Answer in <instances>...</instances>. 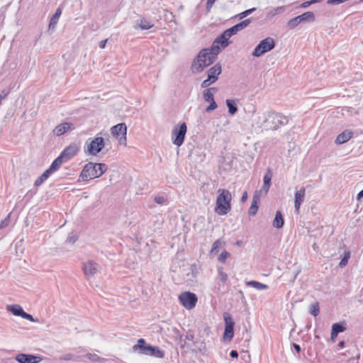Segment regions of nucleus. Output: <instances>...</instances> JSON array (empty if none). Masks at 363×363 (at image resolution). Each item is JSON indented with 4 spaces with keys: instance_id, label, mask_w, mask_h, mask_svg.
Instances as JSON below:
<instances>
[{
    "instance_id": "nucleus-1",
    "label": "nucleus",
    "mask_w": 363,
    "mask_h": 363,
    "mask_svg": "<svg viewBox=\"0 0 363 363\" xmlns=\"http://www.w3.org/2000/svg\"><path fill=\"white\" fill-rule=\"evenodd\" d=\"M218 55L211 50V47L202 49L192 62V72L194 73L201 72L206 67L213 63Z\"/></svg>"
},
{
    "instance_id": "nucleus-2",
    "label": "nucleus",
    "mask_w": 363,
    "mask_h": 363,
    "mask_svg": "<svg viewBox=\"0 0 363 363\" xmlns=\"http://www.w3.org/2000/svg\"><path fill=\"white\" fill-rule=\"evenodd\" d=\"M263 117L262 125L269 130H276L289 122L287 116L276 111L265 112L263 113Z\"/></svg>"
},
{
    "instance_id": "nucleus-3",
    "label": "nucleus",
    "mask_w": 363,
    "mask_h": 363,
    "mask_svg": "<svg viewBox=\"0 0 363 363\" xmlns=\"http://www.w3.org/2000/svg\"><path fill=\"white\" fill-rule=\"evenodd\" d=\"M218 196L216 201L215 212L218 216H225L231 210V193L224 189L218 190Z\"/></svg>"
},
{
    "instance_id": "nucleus-4",
    "label": "nucleus",
    "mask_w": 363,
    "mask_h": 363,
    "mask_svg": "<svg viewBox=\"0 0 363 363\" xmlns=\"http://www.w3.org/2000/svg\"><path fill=\"white\" fill-rule=\"evenodd\" d=\"M107 169L108 166L104 163L89 162L84 167L79 177L83 181H89L100 177Z\"/></svg>"
},
{
    "instance_id": "nucleus-5",
    "label": "nucleus",
    "mask_w": 363,
    "mask_h": 363,
    "mask_svg": "<svg viewBox=\"0 0 363 363\" xmlns=\"http://www.w3.org/2000/svg\"><path fill=\"white\" fill-rule=\"evenodd\" d=\"M275 47V41L271 37H267L261 40L252 52V55L259 57L264 53L271 51Z\"/></svg>"
},
{
    "instance_id": "nucleus-6",
    "label": "nucleus",
    "mask_w": 363,
    "mask_h": 363,
    "mask_svg": "<svg viewBox=\"0 0 363 363\" xmlns=\"http://www.w3.org/2000/svg\"><path fill=\"white\" fill-rule=\"evenodd\" d=\"M186 131L187 126L185 123H182L179 125H175L172 132V143L177 147H180L184 143Z\"/></svg>"
},
{
    "instance_id": "nucleus-7",
    "label": "nucleus",
    "mask_w": 363,
    "mask_h": 363,
    "mask_svg": "<svg viewBox=\"0 0 363 363\" xmlns=\"http://www.w3.org/2000/svg\"><path fill=\"white\" fill-rule=\"evenodd\" d=\"M101 133L96 135V136L87 145V149L85 152L91 155H96L105 147L104 139L99 136Z\"/></svg>"
},
{
    "instance_id": "nucleus-8",
    "label": "nucleus",
    "mask_w": 363,
    "mask_h": 363,
    "mask_svg": "<svg viewBox=\"0 0 363 363\" xmlns=\"http://www.w3.org/2000/svg\"><path fill=\"white\" fill-rule=\"evenodd\" d=\"M315 19V14L312 11H307L290 19L287 23V26L290 29H294L301 23L313 22Z\"/></svg>"
},
{
    "instance_id": "nucleus-9",
    "label": "nucleus",
    "mask_w": 363,
    "mask_h": 363,
    "mask_svg": "<svg viewBox=\"0 0 363 363\" xmlns=\"http://www.w3.org/2000/svg\"><path fill=\"white\" fill-rule=\"evenodd\" d=\"M179 300L186 309L191 310L196 306L198 298L194 293L185 291L179 296Z\"/></svg>"
},
{
    "instance_id": "nucleus-10",
    "label": "nucleus",
    "mask_w": 363,
    "mask_h": 363,
    "mask_svg": "<svg viewBox=\"0 0 363 363\" xmlns=\"http://www.w3.org/2000/svg\"><path fill=\"white\" fill-rule=\"evenodd\" d=\"M230 36L225 30L221 35L218 36L213 42L211 45V50L219 54L221 49L225 48L230 44L229 38Z\"/></svg>"
},
{
    "instance_id": "nucleus-11",
    "label": "nucleus",
    "mask_w": 363,
    "mask_h": 363,
    "mask_svg": "<svg viewBox=\"0 0 363 363\" xmlns=\"http://www.w3.org/2000/svg\"><path fill=\"white\" fill-rule=\"evenodd\" d=\"M223 320L225 323V329L223 338L230 341L234 336L235 321L228 313H223Z\"/></svg>"
},
{
    "instance_id": "nucleus-12",
    "label": "nucleus",
    "mask_w": 363,
    "mask_h": 363,
    "mask_svg": "<svg viewBox=\"0 0 363 363\" xmlns=\"http://www.w3.org/2000/svg\"><path fill=\"white\" fill-rule=\"evenodd\" d=\"M82 269L86 279H89L97 274L99 264L94 260H89L83 263Z\"/></svg>"
},
{
    "instance_id": "nucleus-13",
    "label": "nucleus",
    "mask_w": 363,
    "mask_h": 363,
    "mask_svg": "<svg viewBox=\"0 0 363 363\" xmlns=\"http://www.w3.org/2000/svg\"><path fill=\"white\" fill-rule=\"evenodd\" d=\"M152 346V345L147 344L145 339L140 338L138 340L137 343L133 346L132 350L134 352L140 355L148 356Z\"/></svg>"
},
{
    "instance_id": "nucleus-14",
    "label": "nucleus",
    "mask_w": 363,
    "mask_h": 363,
    "mask_svg": "<svg viewBox=\"0 0 363 363\" xmlns=\"http://www.w3.org/2000/svg\"><path fill=\"white\" fill-rule=\"evenodd\" d=\"M112 135L118 139L122 143V140L126 141L127 126L124 123H118L113 126L111 129Z\"/></svg>"
},
{
    "instance_id": "nucleus-15",
    "label": "nucleus",
    "mask_w": 363,
    "mask_h": 363,
    "mask_svg": "<svg viewBox=\"0 0 363 363\" xmlns=\"http://www.w3.org/2000/svg\"><path fill=\"white\" fill-rule=\"evenodd\" d=\"M18 363H39L43 358L33 354L19 353L14 357Z\"/></svg>"
},
{
    "instance_id": "nucleus-16",
    "label": "nucleus",
    "mask_w": 363,
    "mask_h": 363,
    "mask_svg": "<svg viewBox=\"0 0 363 363\" xmlns=\"http://www.w3.org/2000/svg\"><path fill=\"white\" fill-rule=\"evenodd\" d=\"M79 150V147L76 143H71L61 152L59 156L67 162L74 157Z\"/></svg>"
},
{
    "instance_id": "nucleus-17",
    "label": "nucleus",
    "mask_w": 363,
    "mask_h": 363,
    "mask_svg": "<svg viewBox=\"0 0 363 363\" xmlns=\"http://www.w3.org/2000/svg\"><path fill=\"white\" fill-rule=\"evenodd\" d=\"M218 275L216 277V283L212 289L214 293H218L220 290L221 284L224 285L228 281V274L224 272V268L222 266H217Z\"/></svg>"
},
{
    "instance_id": "nucleus-18",
    "label": "nucleus",
    "mask_w": 363,
    "mask_h": 363,
    "mask_svg": "<svg viewBox=\"0 0 363 363\" xmlns=\"http://www.w3.org/2000/svg\"><path fill=\"white\" fill-rule=\"evenodd\" d=\"M74 128V124L70 122H64L57 125L52 130V133L56 136H61Z\"/></svg>"
},
{
    "instance_id": "nucleus-19",
    "label": "nucleus",
    "mask_w": 363,
    "mask_h": 363,
    "mask_svg": "<svg viewBox=\"0 0 363 363\" xmlns=\"http://www.w3.org/2000/svg\"><path fill=\"white\" fill-rule=\"evenodd\" d=\"M306 195V189L301 187L298 191L295 193L294 196V208L296 213L299 212L300 206L303 202Z\"/></svg>"
},
{
    "instance_id": "nucleus-20",
    "label": "nucleus",
    "mask_w": 363,
    "mask_h": 363,
    "mask_svg": "<svg viewBox=\"0 0 363 363\" xmlns=\"http://www.w3.org/2000/svg\"><path fill=\"white\" fill-rule=\"evenodd\" d=\"M221 65L220 63H217L208 70L207 75L208 77H210V79H212L216 82L218 79V76L221 74Z\"/></svg>"
},
{
    "instance_id": "nucleus-21",
    "label": "nucleus",
    "mask_w": 363,
    "mask_h": 363,
    "mask_svg": "<svg viewBox=\"0 0 363 363\" xmlns=\"http://www.w3.org/2000/svg\"><path fill=\"white\" fill-rule=\"evenodd\" d=\"M154 26V23L145 18H142L137 21V25L134 26L135 29H141V30H149Z\"/></svg>"
},
{
    "instance_id": "nucleus-22",
    "label": "nucleus",
    "mask_w": 363,
    "mask_h": 363,
    "mask_svg": "<svg viewBox=\"0 0 363 363\" xmlns=\"http://www.w3.org/2000/svg\"><path fill=\"white\" fill-rule=\"evenodd\" d=\"M352 135L353 133L351 130H346L337 136L335 142L337 145L343 144L347 142Z\"/></svg>"
},
{
    "instance_id": "nucleus-23",
    "label": "nucleus",
    "mask_w": 363,
    "mask_h": 363,
    "mask_svg": "<svg viewBox=\"0 0 363 363\" xmlns=\"http://www.w3.org/2000/svg\"><path fill=\"white\" fill-rule=\"evenodd\" d=\"M6 310L11 312L14 315L20 317L22 316L24 312L23 308L20 305L18 304L8 305L6 306Z\"/></svg>"
},
{
    "instance_id": "nucleus-24",
    "label": "nucleus",
    "mask_w": 363,
    "mask_h": 363,
    "mask_svg": "<svg viewBox=\"0 0 363 363\" xmlns=\"http://www.w3.org/2000/svg\"><path fill=\"white\" fill-rule=\"evenodd\" d=\"M217 91V88L211 87L205 89L203 93V98L206 102H211L214 100L213 94Z\"/></svg>"
},
{
    "instance_id": "nucleus-25",
    "label": "nucleus",
    "mask_w": 363,
    "mask_h": 363,
    "mask_svg": "<svg viewBox=\"0 0 363 363\" xmlns=\"http://www.w3.org/2000/svg\"><path fill=\"white\" fill-rule=\"evenodd\" d=\"M165 355V352L160 348L158 346H152L150 349V352L148 356H151L156 358H164Z\"/></svg>"
},
{
    "instance_id": "nucleus-26",
    "label": "nucleus",
    "mask_w": 363,
    "mask_h": 363,
    "mask_svg": "<svg viewBox=\"0 0 363 363\" xmlns=\"http://www.w3.org/2000/svg\"><path fill=\"white\" fill-rule=\"evenodd\" d=\"M284 225V220L283 215L280 211H277L275 217L273 220V226L276 228H281Z\"/></svg>"
},
{
    "instance_id": "nucleus-27",
    "label": "nucleus",
    "mask_w": 363,
    "mask_h": 363,
    "mask_svg": "<svg viewBox=\"0 0 363 363\" xmlns=\"http://www.w3.org/2000/svg\"><path fill=\"white\" fill-rule=\"evenodd\" d=\"M259 202V196L257 195H255L253 196L252 202V204H251L249 211H248V214L250 216H252L256 215V213L258 211V208H259V206H258Z\"/></svg>"
},
{
    "instance_id": "nucleus-28",
    "label": "nucleus",
    "mask_w": 363,
    "mask_h": 363,
    "mask_svg": "<svg viewBox=\"0 0 363 363\" xmlns=\"http://www.w3.org/2000/svg\"><path fill=\"white\" fill-rule=\"evenodd\" d=\"M246 285L248 286H252L259 291L266 290L269 289V286L262 283H260L257 281H247L245 282Z\"/></svg>"
},
{
    "instance_id": "nucleus-29",
    "label": "nucleus",
    "mask_w": 363,
    "mask_h": 363,
    "mask_svg": "<svg viewBox=\"0 0 363 363\" xmlns=\"http://www.w3.org/2000/svg\"><path fill=\"white\" fill-rule=\"evenodd\" d=\"M65 162L58 156L56 159L53 160L50 167L48 169L51 173L58 170L62 165V163Z\"/></svg>"
},
{
    "instance_id": "nucleus-30",
    "label": "nucleus",
    "mask_w": 363,
    "mask_h": 363,
    "mask_svg": "<svg viewBox=\"0 0 363 363\" xmlns=\"http://www.w3.org/2000/svg\"><path fill=\"white\" fill-rule=\"evenodd\" d=\"M225 104L228 108V113L232 116L235 115L238 111V106L235 101L233 99H227L225 101Z\"/></svg>"
},
{
    "instance_id": "nucleus-31",
    "label": "nucleus",
    "mask_w": 363,
    "mask_h": 363,
    "mask_svg": "<svg viewBox=\"0 0 363 363\" xmlns=\"http://www.w3.org/2000/svg\"><path fill=\"white\" fill-rule=\"evenodd\" d=\"M52 173L46 169L35 181L34 185L35 186H40L44 182H45Z\"/></svg>"
},
{
    "instance_id": "nucleus-32",
    "label": "nucleus",
    "mask_w": 363,
    "mask_h": 363,
    "mask_svg": "<svg viewBox=\"0 0 363 363\" xmlns=\"http://www.w3.org/2000/svg\"><path fill=\"white\" fill-rule=\"evenodd\" d=\"M60 359L69 361L73 360L75 362H86L81 356H74L71 353H67L60 357Z\"/></svg>"
},
{
    "instance_id": "nucleus-33",
    "label": "nucleus",
    "mask_w": 363,
    "mask_h": 363,
    "mask_svg": "<svg viewBox=\"0 0 363 363\" xmlns=\"http://www.w3.org/2000/svg\"><path fill=\"white\" fill-rule=\"evenodd\" d=\"M285 11L284 6H278L276 8H273L269 9L267 13V17L268 18H272V17L284 12Z\"/></svg>"
},
{
    "instance_id": "nucleus-34",
    "label": "nucleus",
    "mask_w": 363,
    "mask_h": 363,
    "mask_svg": "<svg viewBox=\"0 0 363 363\" xmlns=\"http://www.w3.org/2000/svg\"><path fill=\"white\" fill-rule=\"evenodd\" d=\"M347 329L346 328V325H345V323L344 322H342V323H334L333 325H332V330L334 331L335 333L339 334L340 333H343L344 331H345Z\"/></svg>"
},
{
    "instance_id": "nucleus-35",
    "label": "nucleus",
    "mask_w": 363,
    "mask_h": 363,
    "mask_svg": "<svg viewBox=\"0 0 363 363\" xmlns=\"http://www.w3.org/2000/svg\"><path fill=\"white\" fill-rule=\"evenodd\" d=\"M60 17L57 15L53 14L50 19L49 22V30H54L57 26Z\"/></svg>"
},
{
    "instance_id": "nucleus-36",
    "label": "nucleus",
    "mask_w": 363,
    "mask_h": 363,
    "mask_svg": "<svg viewBox=\"0 0 363 363\" xmlns=\"http://www.w3.org/2000/svg\"><path fill=\"white\" fill-rule=\"evenodd\" d=\"M310 313L315 317H316L319 315L320 307H319V303L318 302H315V303H313L312 305H311Z\"/></svg>"
},
{
    "instance_id": "nucleus-37",
    "label": "nucleus",
    "mask_w": 363,
    "mask_h": 363,
    "mask_svg": "<svg viewBox=\"0 0 363 363\" xmlns=\"http://www.w3.org/2000/svg\"><path fill=\"white\" fill-rule=\"evenodd\" d=\"M272 172L271 171V169H268L264 176V178H263V182L266 186L267 185H271V182H272Z\"/></svg>"
},
{
    "instance_id": "nucleus-38",
    "label": "nucleus",
    "mask_w": 363,
    "mask_h": 363,
    "mask_svg": "<svg viewBox=\"0 0 363 363\" xmlns=\"http://www.w3.org/2000/svg\"><path fill=\"white\" fill-rule=\"evenodd\" d=\"M350 257V252L348 251H345L344 253V257L342 258L341 261L339 263L340 267H343L346 266Z\"/></svg>"
},
{
    "instance_id": "nucleus-39",
    "label": "nucleus",
    "mask_w": 363,
    "mask_h": 363,
    "mask_svg": "<svg viewBox=\"0 0 363 363\" xmlns=\"http://www.w3.org/2000/svg\"><path fill=\"white\" fill-rule=\"evenodd\" d=\"M79 236L77 233H74V232H72L69 233L67 238L66 242L74 244L77 242L78 240Z\"/></svg>"
},
{
    "instance_id": "nucleus-40",
    "label": "nucleus",
    "mask_w": 363,
    "mask_h": 363,
    "mask_svg": "<svg viewBox=\"0 0 363 363\" xmlns=\"http://www.w3.org/2000/svg\"><path fill=\"white\" fill-rule=\"evenodd\" d=\"M84 357H86L91 362H99L101 360V357L99 355L92 353H86Z\"/></svg>"
},
{
    "instance_id": "nucleus-41",
    "label": "nucleus",
    "mask_w": 363,
    "mask_h": 363,
    "mask_svg": "<svg viewBox=\"0 0 363 363\" xmlns=\"http://www.w3.org/2000/svg\"><path fill=\"white\" fill-rule=\"evenodd\" d=\"M256 10V8H251L240 13L238 16L240 19H242L250 14L252 13Z\"/></svg>"
},
{
    "instance_id": "nucleus-42",
    "label": "nucleus",
    "mask_w": 363,
    "mask_h": 363,
    "mask_svg": "<svg viewBox=\"0 0 363 363\" xmlns=\"http://www.w3.org/2000/svg\"><path fill=\"white\" fill-rule=\"evenodd\" d=\"M230 256V254L226 250H223L218 256V261L221 263H225L226 259Z\"/></svg>"
},
{
    "instance_id": "nucleus-43",
    "label": "nucleus",
    "mask_w": 363,
    "mask_h": 363,
    "mask_svg": "<svg viewBox=\"0 0 363 363\" xmlns=\"http://www.w3.org/2000/svg\"><path fill=\"white\" fill-rule=\"evenodd\" d=\"M154 201L160 205H166L168 203L167 199L162 196H157L154 198Z\"/></svg>"
},
{
    "instance_id": "nucleus-44",
    "label": "nucleus",
    "mask_w": 363,
    "mask_h": 363,
    "mask_svg": "<svg viewBox=\"0 0 363 363\" xmlns=\"http://www.w3.org/2000/svg\"><path fill=\"white\" fill-rule=\"evenodd\" d=\"M322 0H310V1H304L300 4L299 7L302 8V9H305V8L310 6L312 4L319 3Z\"/></svg>"
},
{
    "instance_id": "nucleus-45",
    "label": "nucleus",
    "mask_w": 363,
    "mask_h": 363,
    "mask_svg": "<svg viewBox=\"0 0 363 363\" xmlns=\"http://www.w3.org/2000/svg\"><path fill=\"white\" fill-rule=\"evenodd\" d=\"M214 82H216V81H214L212 79H210V77H208V78L206 79L203 80V82L201 83V87L206 88V89L208 88V86H210Z\"/></svg>"
},
{
    "instance_id": "nucleus-46",
    "label": "nucleus",
    "mask_w": 363,
    "mask_h": 363,
    "mask_svg": "<svg viewBox=\"0 0 363 363\" xmlns=\"http://www.w3.org/2000/svg\"><path fill=\"white\" fill-rule=\"evenodd\" d=\"M208 103H209V106H208L206 108V111L208 113L214 111L218 107V105H217L216 102L215 101V100H213L211 102H208Z\"/></svg>"
},
{
    "instance_id": "nucleus-47",
    "label": "nucleus",
    "mask_w": 363,
    "mask_h": 363,
    "mask_svg": "<svg viewBox=\"0 0 363 363\" xmlns=\"http://www.w3.org/2000/svg\"><path fill=\"white\" fill-rule=\"evenodd\" d=\"M9 93H10V89L9 88L4 89L1 91V93H0V105L1 104L2 100L4 99H5L9 95Z\"/></svg>"
},
{
    "instance_id": "nucleus-48",
    "label": "nucleus",
    "mask_w": 363,
    "mask_h": 363,
    "mask_svg": "<svg viewBox=\"0 0 363 363\" xmlns=\"http://www.w3.org/2000/svg\"><path fill=\"white\" fill-rule=\"evenodd\" d=\"M220 245V243L219 240H216L212 245V248L211 250V254L217 253L218 251Z\"/></svg>"
},
{
    "instance_id": "nucleus-49",
    "label": "nucleus",
    "mask_w": 363,
    "mask_h": 363,
    "mask_svg": "<svg viewBox=\"0 0 363 363\" xmlns=\"http://www.w3.org/2000/svg\"><path fill=\"white\" fill-rule=\"evenodd\" d=\"M21 318L26 319V320H30V322H36L35 319L33 318V316L31 315V314H29L26 312H23Z\"/></svg>"
},
{
    "instance_id": "nucleus-50",
    "label": "nucleus",
    "mask_w": 363,
    "mask_h": 363,
    "mask_svg": "<svg viewBox=\"0 0 363 363\" xmlns=\"http://www.w3.org/2000/svg\"><path fill=\"white\" fill-rule=\"evenodd\" d=\"M225 30L230 37L235 35L238 32V30L236 28L235 25Z\"/></svg>"
},
{
    "instance_id": "nucleus-51",
    "label": "nucleus",
    "mask_w": 363,
    "mask_h": 363,
    "mask_svg": "<svg viewBox=\"0 0 363 363\" xmlns=\"http://www.w3.org/2000/svg\"><path fill=\"white\" fill-rule=\"evenodd\" d=\"M251 23V20L250 18H247V19H245L242 21H240L239 23V25H240L241 28H242V29H244L245 28H246L250 23Z\"/></svg>"
},
{
    "instance_id": "nucleus-52",
    "label": "nucleus",
    "mask_w": 363,
    "mask_h": 363,
    "mask_svg": "<svg viewBox=\"0 0 363 363\" xmlns=\"http://www.w3.org/2000/svg\"><path fill=\"white\" fill-rule=\"evenodd\" d=\"M9 223V216H8L4 220H1L0 223V228H4L8 225Z\"/></svg>"
},
{
    "instance_id": "nucleus-53",
    "label": "nucleus",
    "mask_w": 363,
    "mask_h": 363,
    "mask_svg": "<svg viewBox=\"0 0 363 363\" xmlns=\"http://www.w3.org/2000/svg\"><path fill=\"white\" fill-rule=\"evenodd\" d=\"M194 335L191 333H187L186 335V340L188 341L194 342Z\"/></svg>"
},
{
    "instance_id": "nucleus-54",
    "label": "nucleus",
    "mask_w": 363,
    "mask_h": 363,
    "mask_svg": "<svg viewBox=\"0 0 363 363\" xmlns=\"http://www.w3.org/2000/svg\"><path fill=\"white\" fill-rule=\"evenodd\" d=\"M292 348H294L298 353H299L301 351V346L296 343L292 344Z\"/></svg>"
},
{
    "instance_id": "nucleus-55",
    "label": "nucleus",
    "mask_w": 363,
    "mask_h": 363,
    "mask_svg": "<svg viewBox=\"0 0 363 363\" xmlns=\"http://www.w3.org/2000/svg\"><path fill=\"white\" fill-rule=\"evenodd\" d=\"M230 356L232 358H238V352L237 350H233L230 352Z\"/></svg>"
},
{
    "instance_id": "nucleus-56",
    "label": "nucleus",
    "mask_w": 363,
    "mask_h": 363,
    "mask_svg": "<svg viewBox=\"0 0 363 363\" xmlns=\"http://www.w3.org/2000/svg\"><path fill=\"white\" fill-rule=\"evenodd\" d=\"M107 41H108L107 39L100 41L99 43V48H101V49L105 48V47L106 45V43H107Z\"/></svg>"
},
{
    "instance_id": "nucleus-57",
    "label": "nucleus",
    "mask_w": 363,
    "mask_h": 363,
    "mask_svg": "<svg viewBox=\"0 0 363 363\" xmlns=\"http://www.w3.org/2000/svg\"><path fill=\"white\" fill-rule=\"evenodd\" d=\"M337 335H338V334H337V333H335L334 331H333V330H331V336H330V339H331V340H332L333 342H335V340H336V338H337Z\"/></svg>"
},
{
    "instance_id": "nucleus-58",
    "label": "nucleus",
    "mask_w": 363,
    "mask_h": 363,
    "mask_svg": "<svg viewBox=\"0 0 363 363\" xmlns=\"http://www.w3.org/2000/svg\"><path fill=\"white\" fill-rule=\"evenodd\" d=\"M216 0H207L206 7L207 9H210L212 7L213 4L215 3Z\"/></svg>"
},
{
    "instance_id": "nucleus-59",
    "label": "nucleus",
    "mask_w": 363,
    "mask_h": 363,
    "mask_svg": "<svg viewBox=\"0 0 363 363\" xmlns=\"http://www.w3.org/2000/svg\"><path fill=\"white\" fill-rule=\"evenodd\" d=\"M247 191H245V192L242 194V197H241V199H240V201H241L242 203H244V202H245V201L247 200Z\"/></svg>"
},
{
    "instance_id": "nucleus-60",
    "label": "nucleus",
    "mask_w": 363,
    "mask_h": 363,
    "mask_svg": "<svg viewBox=\"0 0 363 363\" xmlns=\"http://www.w3.org/2000/svg\"><path fill=\"white\" fill-rule=\"evenodd\" d=\"M62 13V9L61 7H58L56 9L55 13L54 14L57 15L58 17H60Z\"/></svg>"
},
{
    "instance_id": "nucleus-61",
    "label": "nucleus",
    "mask_w": 363,
    "mask_h": 363,
    "mask_svg": "<svg viewBox=\"0 0 363 363\" xmlns=\"http://www.w3.org/2000/svg\"><path fill=\"white\" fill-rule=\"evenodd\" d=\"M345 346V341H340L339 343L337 344V349L338 350H340V349H342L344 348Z\"/></svg>"
},
{
    "instance_id": "nucleus-62",
    "label": "nucleus",
    "mask_w": 363,
    "mask_h": 363,
    "mask_svg": "<svg viewBox=\"0 0 363 363\" xmlns=\"http://www.w3.org/2000/svg\"><path fill=\"white\" fill-rule=\"evenodd\" d=\"M271 185H265L264 184H263V186H262V189L265 191V192H267L269 189V187H270Z\"/></svg>"
},
{
    "instance_id": "nucleus-63",
    "label": "nucleus",
    "mask_w": 363,
    "mask_h": 363,
    "mask_svg": "<svg viewBox=\"0 0 363 363\" xmlns=\"http://www.w3.org/2000/svg\"><path fill=\"white\" fill-rule=\"evenodd\" d=\"M362 197H363V189H362V190H361V191L358 193V194H357V199H361V198H362Z\"/></svg>"
},
{
    "instance_id": "nucleus-64",
    "label": "nucleus",
    "mask_w": 363,
    "mask_h": 363,
    "mask_svg": "<svg viewBox=\"0 0 363 363\" xmlns=\"http://www.w3.org/2000/svg\"><path fill=\"white\" fill-rule=\"evenodd\" d=\"M235 26L236 28L238 30V31L242 30V28H241V26H240V25H239V23H237Z\"/></svg>"
}]
</instances>
